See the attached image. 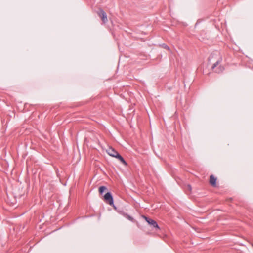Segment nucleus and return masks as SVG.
Listing matches in <instances>:
<instances>
[{"mask_svg":"<svg viewBox=\"0 0 253 253\" xmlns=\"http://www.w3.org/2000/svg\"><path fill=\"white\" fill-rule=\"evenodd\" d=\"M210 60L212 61H215L212 66V69H214L217 65L220 64L222 60V58L219 52L215 51L213 52L210 55Z\"/></svg>","mask_w":253,"mask_h":253,"instance_id":"1","label":"nucleus"},{"mask_svg":"<svg viewBox=\"0 0 253 253\" xmlns=\"http://www.w3.org/2000/svg\"><path fill=\"white\" fill-rule=\"evenodd\" d=\"M144 217L145 219L146 220V221L149 224L153 226L155 228L159 229V227L155 221H154L153 219L147 218L145 216H144Z\"/></svg>","mask_w":253,"mask_h":253,"instance_id":"5","label":"nucleus"},{"mask_svg":"<svg viewBox=\"0 0 253 253\" xmlns=\"http://www.w3.org/2000/svg\"><path fill=\"white\" fill-rule=\"evenodd\" d=\"M216 180L217 179L213 175H211L210 177V183L213 187H215L216 185Z\"/></svg>","mask_w":253,"mask_h":253,"instance_id":"7","label":"nucleus"},{"mask_svg":"<svg viewBox=\"0 0 253 253\" xmlns=\"http://www.w3.org/2000/svg\"><path fill=\"white\" fill-rule=\"evenodd\" d=\"M106 151L108 155L113 157L117 158V156L119 155L118 152H117L112 147H109L107 149H106Z\"/></svg>","mask_w":253,"mask_h":253,"instance_id":"3","label":"nucleus"},{"mask_svg":"<svg viewBox=\"0 0 253 253\" xmlns=\"http://www.w3.org/2000/svg\"><path fill=\"white\" fill-rule=\"evenodd\" d=\"M116 158L118 159L124 165L127 166V163L120 154Z\"/></svg>","mask_w":253,"mask_h":253,"instance_id":"8","label":"nucleus"},{"mask_svg":"<svg viewBox=\"0 0 253 253\" xmlns=\"http://www.w3.org/2000/svg\"><path fill=\"white\" fill-rule=\"evenodd\" d=\"M106 187L105 186H102L99 188V192L100 194H102L105 190H106Z\"/></svg>","mask_w":253,"mask_h":253,"instance_id":"9","label":"nucleus"},{"mask_svg":"<svg viewBox=\"0 0 253 253\" xmlns=\"http://www.w3.org/2000/svg\"><path fill=\"white\" fill-rule=\"evenodd\" d=\"M104 199L107 203H108L111 206L113 205V197L110 192H107L105 194L104 196Z\"/></svg>","mask_w":253,"mask_h":253,"instance_id":"2","label":"nucleus"},{"mask_svg":"<svg viewBox=\"0 0 253 253\" xmlns=\"http://www.w3.org/2000/svg\"><path fill=\"white\" fill-rule=\"evenodd\" d=\"M164 48H165V49H167V50H169V47H168V46L166 45H165L164 46Z\"/></svg>","mask_w":253,"mask_h":253,"instance_id":"10","label":"nucleus"},{"mask_svg":"<svg viewBox=\"0 0 253 253\" xmlns=\"http://www.w3.org/2000/svg\"><path fill=\"white\" fill-rule=\"evenodd\" d=\"M98 15L101 18L103 23H105L107 22L108 19L106 13L102 9H99L98 12Z\"/></svg>","mask_w":253,"mask_h":253,"instance_id":"4","label":"nucleus"},{"mask_svg":"<svg viewBox=\"0 0 253 253\" xmlns=\"http://www.w3.org/2000/svg\"><path fill=\"white\" fill-rule=\"evenodd\" d=\"M188 189H189V190H191V186L188 185Z\"/></svg>","mask_w":253,"mask_h":253,"instance_id":"11","label":"nucleus"},{"mask_svg":"<svg viewBox=\"0 0 253 253\" xmlns=\"http://www.w3.org/2000/svg\"><path fill=\"white\" fill-rule=\"evenodd\" d=\"M212 69L214 70L215 72L220 73L222 72L224 70L225 67L224 66L219 64L214 69Z\"/></svg>","mask_w":253,"mask_h":253,"instance_id":"6","label":"nucleus"}]
</instances>
